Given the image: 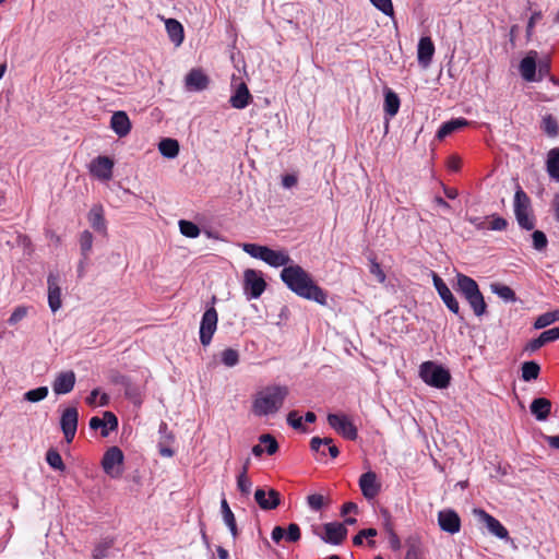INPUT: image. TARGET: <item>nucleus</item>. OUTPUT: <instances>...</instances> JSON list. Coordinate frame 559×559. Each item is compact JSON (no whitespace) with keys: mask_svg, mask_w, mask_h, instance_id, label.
Segmentation results:
<instances>
[{"mask_svg":"<svg viewBox=\"0 0 559 559\" xmlns=\"http://www.w3.org/2000/svg\"><path fill=\"white\" fill-rule=\"evenodd\" d=\"M283 283L297 296L326 305L328 294L312 278V276L298 264H290L281 272Z\"/></svg>","mask_w":559,"mask_h":559,"instance_id":"obj_1","label":"nucleus"},{"mask_svg":"<svg viewBox=\"0 0 559 559\" xmlns=\"http://www.w3.org/2000/svg\"><path fill=\"white\" fill-rule=\"evenodd\" d=\"M547 171L551 178L559 181V147L548 152Z\"/></svg>","mask_w":559,"mask_h":559,"instance_id":"obj_35","label":"nucleus"},{"mask_svg":"<svg viewBox=\"0 0 559 559\" xmlns=\"http://www.w3.org/2000/svg\"><path fill=\"white\" fill-rule=\"evenodd\" d=\"M112 382L116 383V384L123 385L126 388H128L130 385V383H131L129 377H127L124 374H120V373H117V374L112 376Z\"/></svg>","mask_w":559,"mask_h":559,"instance_id":"obj_63","label":"nucleus"},{"mask_svg":"<svg viewBox=\"0 0 559 559\" xmlns=\"http://www.w3.org/2000/svg\"><path fill=\"white\" fill-rule=\"evenodd\" d=\"M221 512H222L224 523L228 527L233 538L236 539L239 534L237 523H236V518L225 498H223L221 501Z\"/></svg>","mask_w":559,"mask_h":559,"instance_id":"obj_29","label":"nucleus"},{"mask_svg":"<svg viewBox=\"0 0 559 559\" xmlns=\"http://www.w3.org/2000/svg\"><path fill=\"white\" fill-rule=\"evenodd\" d=\"M46 462L48 463V465L56 469V471H60V472H63L66 469V465L62 461V457L60 455V453L55 450V449H49L46 453Z\"/></svg>","mask_w":559,"mask_h":559,"instance_id":"obj_39","label":"nucleus"},{"mask_svg":"<svg viewBox=\"0 0 559 559\" xmlns=\"http://www.w3.org/2000/svg\"><path fill=\"white\" fill-rule=\"evenodd\" d=\"M88 425H90V428L92 430L100 429L102 437H107L108 436L107 424L105 421V417L104 416H103V418L97 417V416L92 417L90 419Z\"/></svg>","mask_w":559,"mask_h":559,"instance_id":"obj_49","label":"nucleus"},{"mask_svg":"<svg viewBox=\"0 0 559 559\" xmlns=\"http://www.w3.org/2000/svg\"><path fill=\"white\" fill-rule=\"evenodd\" d=\"M158 150L164 157L175 158L179 153V143L175 139H163L158 144Z\"/></svg>","mask_w":559,"mask_h":559,"instance_id":"obj_33","label":"nucleus"},{"mask_svg":"<svg viewBox=\"0 0 559 559\" xmlns=\"http://www.w3.org/2000/svg\"><path fill=\"white\" fill-rule=\"evenodd\" d=\"M259 441H260V443L265 444L264 449H265V453L267 455H273L278 451V442L272 435H270V433L261 435L259 437Z\"/></svg>","mask_w":559,"mask_h":559,"instance_id":"obj_43","label":"nucleus"},{"mask_svg":"<svg viewBox=\"0 0 559 559\" xmlns=\"http://www.w3.org/2000/svg\"><path fill=\"white\" fill-rule=\"evenodd\" d=\"M559 338V328L555 326L542 332L537 337L532 338L524 347V349H539L543 346Z\"/></svg>","mask_w":559,"mask_h":559,"instance_id":"obj_25","label":"nucleus"},{"mask_svg":"<svg viewBox=\"0 0 559 559\" xmlns=\"http://www.w3.org/2000/svg\"><path fill=\"white\" fill-rule=\"evenodd\" d=\"M555 321H556V318L554 314H550L549 312H545L536 319L534 326L536 329H543V328H546L547 325L554 323Z\"/></svg>","mask_w":559,"mask_h":559,"instance_id":"obj_55","label":"nucleus"},{"mask_svg":"<svg viewBox=\"0 0 559 559\" xmlns=\"http://www.w3.org/2000/svg\"><path fill=\"white\" fill-rule=\"evenodd\" d=\"M105 421L107 424L108 433L110 431H115L118 428V418L112 412H105L104 413Z\"/></svg>","mask_w":559,"mask_h":559,"instance_id":"obj_57","label":"nucleus"},{"mask_svg":"<svg viewBox=\"0 0 559 559\" xmlns=\"http://www.w3.org/2000/svg\"><path fill=\"white\" fill-rule=\"evenodd\" d=\"M400 109V98L391 90H388L384 95V111L390 117L395 116Z\"/></svg>","mask_w":559,"mask_h":559,"instance_id":"obj_36","label":"nucleus"},{"mask_svg":"<svg viewBox=\"0 0 559 559\" xmlns=\"http://www.w3.org/2000/svg\"><path fill=\"white\" fill-rule=\"evenodd\" d=\"M540 366L534 360L524 361L521 366V378L525 382L534 381L538 378Z\"/></svg>","mask_w":559,"mask_h":559,"instance_id":"obj_32","label":"nucleus"},{"mask_svg":"<svg viewBox=\"0 0 559 559\" xmlns=\"http://www.w3.org/2000/svg\"><path fill=\"white\" fill-rule=\"evenodd\" d=\"M433 286L437 289L439 296L442 301L445 304L448 309L453 313L457 314L460 311V305L456 298L453 296L452 292L445 284V282L436 273H433Z\"/></svg>","mask_w":559,"mask_h":559,"instance_id":"obj_12","label":"nucleus"},{"mask_svg":"<svg viewBox=\"0 0 559 559\" xmlns=\"http://www.w3.org/2000/svg\"><path fill=\"white\" fill-rule=\"evenodd\" d=\"M179 228L180 233L189 238H195L200 235V228L198 227V225L190 221L181 219L179 222Z\"/></svg>","mask_w":559,"mask_h":559,"instance_id":"obj_42","label":"nucleus"},{"mask_svg":"<svg viewBox=\"0 0 559 559\" xmlns=\"http://www.w3.org/2000/svg\"><path fill=\"white\" fill-rule=\"evenodd\" d=\"M438 523L443 532L455 534L460 532L461 520L459 514L451 509L441 510L438 513Z\"/></svg>","mask_w":559,"mask_h":559,"instance_id":"obj_14","label":"nucleus"},{"mask_svg":"<svg viewBox=\"0 0 559 559\" xmlns=\"http://www.w3.org/2000/svg\"><path fill=\"white\" fill-rule=\"evenodd\" d=\"M435 55V44L428 36L421 37L417 48V60L423 68H427Z\"/></svg>","mask_w":559,"mask_h":559,"instance_id":"obj_20","label":"nucleus"},{"mask_svg":"<svg viewBox=\"0 0 559 559\" xmlns=\"http://www.w3.org/2000/svg\"><path fill=\"white\" fill-rule=\"evenodd\" d=\"M287 424L296 430L306 431V427L302 424V417L299 416L296 411H292L288 413Z\"/></svg>","mask_w":559,"mask_h":559,"instance_id":"obj_53","label":"nucleus"},{"mask_svg":"<svg viewBox=\"0 0 559 559\" xmlns=\"http://www.w3.org/2000/svg\"><path fill=\"white\" fill-rule=\"evenodd\" d=\"M537 68H538L537 81H540L544 78L550 75V62H549V60H547V59L540 60L538 66H537Z\"/></svg>","mask_w":559,"mask_h":559,"instance_id":"obj_58","label":"nucleus"},{"mask_svg":"<svg viewBox=\"0 0 559 559\" xmlns=\"http://www.w3.org/2000/svg\"><path fill=\"white\" fill-rule=\"evenodd\" d=\"M166 31L171 43L180 46L185 39L183 26L175 19H168L165 22Z\"/></svg>","mask_w":559,"mask_h":559,"instance_id":"obj_28","label":"nucleus"},{"mask_svg":"<svg viewBox=\"0 0 559 559\" xmlns=\"http://www.w3.org/2000/svg\"><path fill=\"white\" fill-rule=\"evenodd\" d=\"M217 320L218 316L214 307L206 309L203 313L200 324V341L202 345L207 346L210 344L216 330Z\"/></svg>","mask_w":559,"mask_h":559,"instance_id":"obj_10","label":"nucleus"},{"mask_svg":"<svg viewBox=\"0 0 559 559\" xmlns=\"http://www.w3.org/2000/svg\"><path fill=\"white\" fill-rule=\"evenodd\" d=\"M516 221L521 228L532 230L535 227L534 217L530 213H518L515 214Z\"/></svg>","mask_w":559,"mask_h":559,"instance_id":"obj_47","label":"nucleus"},{"mask_svg":"<svg viewBox=\"0 0 559 559\" xmlns=\"http://www.w3.org/2000/svg\"><path fill=\"white\" fill-rule=\"evenodd\" d=\"M288 393L286 385H266L254 394L251 412L260 418L273 416L283 407Z\"/></svg>","mask_w":559,"mask_h":559,"instance_id":"obj_2","label":"nucleus"},{"mask_svg":"<svg viewBox=\"0 0 559 559\" xmlns=\"http://www.w3.org/2000/svg\"><path fill=\"white\" fill-rule=\"evenodd\" d=\"M370 2L380 10L383 14L388 16H393L394 9L392 4V0H370Z\"/></svg>","mask_w":559,"mask_h":559,"instance_id":"obj_52","label":"nucleus"},{"mask_svg":"<svg viewBox=\"0 0 559 559\" xmlns=\"http://www.w3.org/2000/svg\"><path fill=\"white\" fill-rule=\"evenodd\" d=\"M252 102V95L245 82H241L236 87L235 92L229 98V104L235 109H243Z\"/></svg>","mask_w":559,"mask_h":559,"instance_id":"obj_22","label":"nucleus"},{"mask_svg":"<svg viewBox=\"0 0 559 559\" xmlns=\"http://www.w3.org/2000/svg\"><path fill=\"white\" fill-rule=\"evenodd\" d=\"M542 128L549 136H557L559 133L558 122L551 115H546L543 118Z\"/></svg>","mask_w":559,"mask_h":559,"instance_id":"obj_41","label":"nucleus"},{"mask_svg":"<svg viewBox=\"0 0 559 559\" xmlns=\"http://www.w3.org/2000/svg\"><path fill=\"white\" fill-rule=\"evenodd\" d=\"M75 373L71 370L57 374L52 382V391L57 395L70 393L75 385Z\"/></svg>","mask_w":559,"mask_h":559,"instance_id":"obj_16","label":"nucleus"},{"mask_svg":"<svg viewBox=\"0 0 559 559\" xmlns=\"http://www.w3.org/2000/svg\"><path fill=\"white\" fill-rule=\"evenodd\" d=\"M456 280L457 290L467 300L475 316H483L486 312L487 305L476 281L461 273L457 274Z\"/></svg>","mask_w":559,"mask_h":559,"instance_id":"obj_4","label":"nucleus"},{"mask_svg":"<svg viewBox=\"0 0 559 559\" xmlns=\"http://www.w3.org/2000/svg\"><path fill=\"white\" fill-rule=\"evenodd\" d=\"M248 464H249V460H247L241 472L237 476V488L242 495H246V496H248L251 492V487H252V481L247 476Z\"/></svg>","mask_w":559,"mask_h":559,"instance_id":"obj_37","label":"nucleus"},{"mask_svg":"<svg viewBox=\"0 0 559 559\" xmlns=\"http://www.w3.org/2000/svg\"><path fill=\"white\" fill-rule=\"evenodd\" d=\"M308 507L314 511H320L324 506V497L321 493H312L307 497Z\"/></svg>","mask_w":559,"mask_h":559,"instance_id":"obj_48","label":"nucleus"},{"mask_svg":"<svg viewBox=\"0 0 559 559\" xmlns=\"http://www.w3.org/2000/svg\"><path fill=\"white\" fill-rule=\"evenodd\" d=\"M271 538L274 543L278 544L283 538H285V528L282 526H275L271 533Z\"/></svg>","mask_w":559,"mask_h":559,"instance_id":"obj_62","label":"nucleus"},{"mask_svg":"<svg viewBox=\"0 0 559 559\" xmlns=\"http://www.w3.org/2000/svg\"><path fill=\"white\" fill-rule=\"evenodd\" d=\"M542 12L540 11H536L534 12L530 20H528V23H527V27H526V36L527 38L530 39L533 35V28L535 26V23L538 22L540 19H542Z\"/></svg>","mask_w":559,"mask_h":559,"instance_id":"obj_59","label":"nucleus"},{"mask_svg":"<svg viewBox=\"0 0 559 559\" xmlns=\"http://www.w3.org/2000/svg\"><path fill=\"white\" fill-rule=\"evenodd\" d=\"M370 273L377 277L379 283H384L386 275L383 272L381 265L377 262L376 258H370Z\"/></svg>","mask_w":559,"mask_h":559,"instance_id":"obj_54","label":"nucleus"},{"mask_svg":"<svg viewBox=\"0 0 559 559\" xmlns=\"http://www.w3.org/2000/svg\"><path fill=\"white\" fill-rule=\"evenodd\" d=\"M114 160L107 156H97L90 165L93 176L102 180H109L112 177Z\"/></svg>","mask_w":559,"mask_h":559,"instance_id":"obj_13","label":"nucleus"},{"mask_svg":"<svg viewBox=\"0 0 559 559\" xmlns=\"http://www.w3.org/2000/svg\"><path fill=\"white\" fill-rule=\"evenodd\" d=\"M209 83V76L201 69H192L186 76V87L189 91L206 90Z\"/></svg>","mask_w":559,"mask_h":559,"instance_id":"obj_21","label":"nucleus"},{"mask_svg":"<svg viewBox=\"0 0 559 559\" xmlns=\"http://www.w3.org/2000/svg\"><path fill=\"white\" fill-rule=\"evenodd\" d=\"M48 395L47 386H38L24 393V400L31 403H37L45 400Z\"/></svg>","mask_w":559,"mask_h":559,"instance_id":"obj_40","label":"nucleus"},{"mask_svg":"<svg viewBox=\"0 0 559 559\" xmlns=\"http://www.w3.org/2000/svg\"><path fill=\"white\" fill-rule=\"evenodd\" d=\"M536 57L537 52L535 50H531L526 57H524L520 62V73L522 78L527 82L537 81L536 76Z\"/></svg>","mask_w":559,"mask_h":559,"instance_id":"obj_23","label":"nucleus"},{"mask_svg":"<svg viewBox=\"0 0 559 559\" xmlns=\"http://www.w3.org/2000/svg\"><path fill=\"white\" fill-rule=\"evenodd\" d=\"M531 213V200L528 195L523 191L521 186L518 185L514 194V214L518 213Z\"/></svg>","mask_w":559,"mask_h":559,"instance_id":"obj_31","label":"nucleus"},{"mask_svg":"<svg viewBox=\"0 0 559 559\" xmlns=\"http://www.w3.org/2000/svg\"><path fill=\"white\" fill-rule=\"evenodd\" d=\"M221 360L226 367H234L239 361L238 352H223Z\"/></svg>","mask_w":559,"mask_h":559,"instance_id":"obj_56","label":"nucleus"},{"mask_svg":"<svg viewBox=\"0 0 559 559\" xmlns=\"http://www.w3.org/2000/svg\"><path fill=\"white\" fill-rule=\"evenodd\" d=\"M25 316H26V309L23 307H19L12 312V314L9 319V322L11 324H14V323L19 322L20 320H22Z\"/></svg>","mask_w":559,"mask_h":559,"instance_id":"obj_61","label":"nucleus"},{"mask_svg":"<svg viewBox=\"0 0 559 559\" xmlns=\"http://www.w3.org/2000/svg\"><path fill=\"white\" fill-rule=\"evenodd\" d=\"M381 516L383 519V526H384L385 532L388 534H390L391 532H395L393 528V525H392L390 512L388 510L383 509V510H381Z\"/></svg>","mask_w":559,"mask_h":559,"instance_id":"obj_60","label":"nucleus"},{"mask_svg":"<svg viewBox=\"0 0 559 559\" xmlns=\"http://www.w3.org/2000/svg\"><path fill=\"white\" fill-rule=\"evenodd\" d=\"M532 240H533V248L537 251H544L546 250L548 246V239L544 231L542 230H535L532 234Z\"/></svg>","mask_w":559,"mask_h":559,"instance_id":"obj_45","label":"nucleus"},{"mask_svg":"<svg viewBox=\"0 0 559 559\" xmlns=\"http://www.w3.org/2000/svg\"><path fill=\"white\" fill-rule=\"evenodd\" d=\"M93 235L90 230H83L79 237L81 255L85 259H90V253L93 247Z\"/></svg>","mask_w":559,"mask_h":559,"instance_id":"obj_38","label":"nucleus"},{"mask_svg":"<svg viewBox=\"0 0 559 559\" xmlns=\"http://www.w3.org/2000/svg\"><path fill=\"white\" fill-rule=\"evenodd\" d=\"M483 522L486 524L487 530L498 537L499 539H508L509 538V532L508 530L500 523L499 520H497L491 514L487 513L485 510H478L477 511Z\"/></svg>","mask_w":559,"mask_h":559,"instance_id":"obj_19","label":"nucleus"},{"mask_svg":"<svg viewBox=\"0 0 559 559\" xmlns=\"http://www.w3.org/2000/svg\"><path fill=\"white\" fill-rule=\"evenodd\" d=\"M300 537L301 532L299 525L296 523H290L287 530H285V539L289 543H296L300 539Z\"/></svg>","mask_w":559,"mask_h":559,"instance_id":"obj_51","label":"nucleus"},{"mask_svg":"<svg viewBox=\"0 0 559 559\" xmlns=\"http://www.w3.org/2000/svg\"><path fill=\"white\" fill-rule=\"evenodd\" d=\"M79 412L75 406L63 409L60 417V429L68 443H71L78 430Z\"/></svg>","mask_w":559,"mask_h":559,"instance_id":"obj_9","label":"nucleus"},{"mask_svg":"<svg viewBox=\"0 0 559 559\" xmlns=\"http://www.w3.org/2000/svg\"><path fill=\"white\" fill-rule=\"evenodd\" d=\"M242 250L254 259H260L270 266L280 267L288 266L292 261L289 254L285 250H273L266 246L257 243H242Z\"/></svg>","mask_w":559,"mask_h":559,"instance_id":"obj_5","label":"nucleus"},{"mask_svg":"<svg viewBox=\"0 0 559 559\" xmlns=\"http://www.w3.org/2000/svg\"><path fill=\"white\" fill-rule=\"evenodd\" d=\"M110 128L119 136L123 138L131 131V121L124 111H116L110 119Z\"/></svg>","mask_w":559,"mask_h":559,"instance_id":"obj_24","label":"nucleus"},{"mask_svg":"<svg viewBox=\"0 0 559 559\" xmlns=\"http://www.w3.org/2000/svg\"><path fill=\"white\" fill-rule=\"evenodd\" d=\"M124 455L118 447L109 448L102 460V467L104 472L111 478H119L123 473Z\"/></svg>","mask_w":559,"mask_h":559,"instance_id":"obj_6","label":"nucleus"},{"mask_svg":"<svg viewBox=\"0 0 559 559\" xmlns=\"http://www.w3.org/2000/svg\"><path fill=\"white\" fill-rule=\"evenodd\" d=\"M254 499L262 510L276 509L281 503L280 492L275 489H270L266 497L264 489L258 488L254 492Z\"/></svg>","mask_w":559,"mask_h":559,"instance_id":"obj_17","label":"nucleus"},{"mask_svg":"<svg viewBox=\"0 0 559 559\" xmlns=\"http://www.w3.org/2000/svg\"><path fill=\"white\" fill-rule=\"evenodd\" d=\"M332 442L331 438H320V437H313L310 440V449L313 452L320 453L322 456H325V451H321V447L325 444H330Z\"/></svg>","mask_w":559,"mask_h":559,"instance_id":"obj_50","label":"nucleus"},{"mask_svg":"<svg viewBox=\"0 0 559 559\" xmlns=\"http://www.w3.org/2000/svg\"><path fill=\"white\" fill-rule=\"evenodd\" d=\"M112 546L111 540H102L98 543L93 549V559H106L108 557V551Z\"/></svg>","mask_w":559,"mask_h":559,"instance_id":"obj_44","label":"nucleus"},{"mask_svg":"<svg viewBox=\"0 0 559 559\" xmlns=\"http://www.w3.org/2000/svg\"><path fill=\"white\" fill-rule=\"evenodd\" d=\"M531 414L538 421H545L551 412V402L546 397H536L530 405Z\"/></svg>","mask_w":559,"mask_h":559,"instance_id":"obj_26","label":"nucleus"},{"mask_svg":"<svg viewBox=\"0 0 559 559\" xmlns=\"http://www.w3.org/2000/svg\"><path fill=\"white\" fill-rule=\"evenodd\" d=\"M322 540L330 545H341L347 536V528L340 522H330L323 525Z\"/></svg>","mask_w":559,"mask_h":559,"instance_id":"obj_11","label":"nucleus"},{"mask_svg":"<svg viewBox=\"0 0 559 559\" xmlns=\"http://www.w3.org/2000/svg\"><path fill=\"white\" fill-rule=\"evenodd\" d=\"M468 126V121L465 118H456L450 121H447L441 124L437 132V138L442 140L453 132Z\"/></svg>","mask_w":559,"mask_h":559,"instance_id":"obj_30","label":"nucleus"},{"mask_svg":"<svg viewBox=\"0 0 559 559\" xmlns=\"http://www.w3.org/2000/svg\"><path fill=\"white\" fill-rule=\"evenodd\" d=\"M266 288V283L261 273L247 269L243 272V290L248 299H258Z\"/></svg>","mask_w":559,"mask_h":559,"instance_id":"obj_7","label":"nucleus"},{"mask_svg":"<svg viewBox=\"0 0 559 559\" xmlns=\"http://www.w3.org/2000/svg\"><path fill=\"white\" fill-rule=\"evenodd\" d=\"M359 487L365 498L373 499L380 491L376 473L372 471L364 473L359 477Z\"/></svg>","mask_w":559,"mask_h":559,"instance_id":"obj_18","label":"nucleus"},{"mask_svg":"<svg viewBox=\"0 0 559 559\" xmlns=\"http://www.w3.org/2000/svg\"><path fill=\"white\" fill-rule=\"evenodd\" d=\"M48 285V305L52 312L58 311L61 308V288L59 285V275L56 273H49L47 277Z\"/></svg>","mask_w":559,"mask_h":559,"instance_id":"obj_15","label":"nucleus"},{"mask_svg":"<svg viewBox=\"0 0 559 559\" xmlns=\"http://www.w3.org/2000/svg\"><path fill=\"white\" fill-rule=\"evenodd\" d=\"M405 559H420V551H419L418 547H416L414 545L408 547L406 555H405Z\"/></svg>","mask_w":559,"mask_h":559,"instance_id":"obj_64","label":"nucleus"},{"mask_svg":"<svg viewBox=\"0 0 559 559\" xmlns=\"http://www.w3.org/2000/svg\"><path fill=\"white\" fill-rule=\"evenodd\" d=\"M489 221V225L486 226V229L490 230H506L509 223L506 218L498 216V215H491Z\"/></svg>","mask_w":559,"mask_h":559,"instance_id":"obj_46","label":"nucleus"},{"mask_svg":"<svg viewBox=\"0 0 559 559\" xmlns=\"http://www.w3.org/2000/svg\"><path fill=\"white\" fill-rule=\"evenodd\" d=\"M418 376L425 384L438 390L448 389L452 379L447 367L432 360L419 365Z\"/></svg>","mask_w":559,"mask_h":559,"instance_id":"obj_3","label":"nucleus"},{"mask_svg":"<svg viewBox=\"0 0 559 559\" xmlns=\"http://www.w3.org/2000/svg\"><path fill=\"white\" fill-rule=\"evenodd\" d=\"M490 289L493 294L499 296L501 299H503L507 302H514L516 301V295L514 290L501 283H492L490 285Z\"/></svg>","mask_w":559,"mask_h":559,"instance_id":"obj_34","label":"nucleus"},{"mask_svg":"<svg viewBox=\"0 0 559 559\" xmlns=\"http://www.w3.org/2000/svg\"><path fill=\"white\" fill-rule=\"evenodd\" d=\"M328 423L332 429L347 440H356L358 431L356 426L345 414H329Z\"/></svg>","mask_w":559,"mask_h":559,"instance_id":"obj_8","label":"nucleus"},{"mask_svg":"<svg viewBox=\"0 0 559 559\" xmlns=\"http://www.w3.org/2000/svg\"><path fill=\"white\" fill-rule=\"evenodd\" d=\"M91 227L103 235L107 234V224L104 217V209L102 205H94L87 215Z\"/></svg>","mask_w":559,"mask_h":559,"instance_id":"obj_27","label":"nucleus"}]
</instances>
